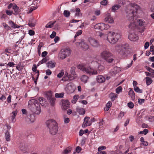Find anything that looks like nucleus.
I'll return each instance as SVG.
<instances>
[{"mask_svg": "<svg viewBox=\"0 0 154 154\" xmlns=\"http://www.w3.org/2000/svg\"><path fill=\"white\" fill-rule=\"evenodd\" d=\"M139 7L136 4H131L128 8L126 9V16L128 20H133L134 17V13H137Z\"/></svg>", "mask_w": 154, "mask_h": 154, "instance_id": "nucleus-1", "label": "nucleus"}, {"mask_svg": "<svg viewBox=\"0 0 154 154\" xmlns=\"http://www.w3.org/2000/svg\"><path fill=\"white\" fill-rule=\"evenodd\" d=\"M28 106L34 113L39 114L41 112L40 106L37 100L34 99L30 100L28 102Z\"/></svg>", "mask_w": 154, "mask_h": 154, "instance_id": "nucleus-2", "label": "nucleus"}, {"mask_svg": "<svg viewBox=\"0 0 154 154\" xmlns=\"http://www.w3.org/2000/svg\"><path fill=\"white\" fill-rule=\"evenodd\" d=\"M46 124L51 134L54 135L56 134L58 131V124L55 120H48L46 121Z\"/></svg>", "mask_w": 154, "mask_h": 154, "instance_id": "nucleus-3", "label": "nucleus"}, {"mask_svg": "<svg viewBox=\"0 0 154 154\" xmlns=\"http://www.w3.org/2000/svg\"><path fill=\"white\" fill-rule=\"evenodd\" d=\"M129 45L128 44L116 45L115 49L119 54L122 57L126 56V51L128 48Z\"/></svg>", "mask_w": 154, "mask_h": 154, "instance_id": "nucleus-4", "label": "nucleus"}, {"mask_svg": "<svg viewBox=\"0 0 154 154\" xmlns=\"http://www.w3.org/2000/svg\"><path fill=\"white\" fill-rule=\"evenodd\" d=\"M108 41L112 44H114L117 42L121 38L120 35L118 33L113 32H109L107 36H106Z\"/></svg>", "mask_w": 154, "mask_h": 154, "instance_id": "nucleus-5", "label": "nucleus"}, {"mask_svg": "<svg viewBox=\"0 0 154 154\" xmlns=\"http://www.w3.org/2000/svg\"><path fill=\"white\" fill-rule=\"evenodd\" d=\"M101 56L102 58L109 63L112 62L114 60L112 54L108 51H103L101 53Z\"/></svg>", "mask_w": 154, "mask_h": 154, "instance_id": "nucleus-6", "label": "nucleus"}, {"mask_svg": "<svg viewBox=\"0 0 154 154\" xmlns=\"http://www.w3.org/2000/svg\"><path fill=\"white\" fill-rule=\"evenodd\" d=\"M109 28V26L108 24H105L103 23L96 24L94 26L95 29L101 30L107 29Z\"/></svg>", "mask_w": 154, "mask_h": 154, "instance_id": "nucleus-7", "label": "nucleus"}, {"mask_svg": "<svg viewBox=\"0 0 154 154\" xmlns=\"http://www.w3.org/2000/svg\"><path fill=\"white\" fill-rule=\"evenodd\" d=\"M75 87L74 85L71 83L68 84L66 86L65 89L69 94L72 93L74 91Z\"/></svg>", "mask_w": 154, "mask_h": 154, "instance_id": "nucleus-8", "label": "nucleus"}, {"mask_svg": "<svg viewBox=\"0 0 154 154\" xmlns=\"http://www.w3.org/2000/svg\"><path fill=\"white\" fill-rule=\"evenodd\" d=\"M77 45H79L83 50H86L89 48L88 45L85 42L84 39H81L80 42H77Z\"/></svg>", "mask_w": 154, "mask_h": 154, "instance_id": "nucleus-9", "label": "nucleus"}, {"mask_svg": "<svg viewBox=\"0 0 154 154\" xmlns=\"http://www.w3.org/2000/svg\"><path fill=\"white\" fill-rule=\"evenodd\" d=\"M88 41L90 45L94 47H97L99 46L98 41L95 39L91 37L89 38Z\"/></svg>", "mask_w": 154, "mask_h": 154, "instance_id": "nucleus-10", "label": "nucleus"}, {"mask_svg": "<svg viewBox=\"0 0 154 154\" xmlns=\"http://www.w3.org/2000/svg\"><path fill=\"white\" fill-rule=\"evenodd\" d=\"M85 72L87 74L90 75H95L97 74V72L96 70H94L90 67H85Z\"/></svg>", "mask_w": 154, "mask_h": 154, "instance_id": "nucleus-11", "label": "nucleus"}, {"mask_svg": "<svg viewBox=\"0 0 154 154\" xmlns=\"http://www.w3.org/2000/svg\"><path fill=\"white\" fill-rule=\"evenodd\" d=\"M25 120L28 123H30L33 122L35 120V116L34 114H30L27 117L25 118Z\"/></svg>", "mask_w": 154, "mask_h": 154, "instance_id": "nucleus-12", "label": "nucleus"}, {"mask_svg": "<svg viewBox=\"0 0 154 154\" xmlns=\"http://www.w3.org/2000/svg\"><path fill=\"white\" fill-rule=\"evenodd\" d=\"M120 71V68L119 67L116 66L110 70V73L112 76H114Z\"/></svg>", "mask_w": 154, "mask_h": 154, "instance_id": "nucleus-13", "label": "nucleus"}, {"mask_svg": "<svg viewBox=\"0 0 154 154\" xmlns=\"http://www.w3.org/2000/svg\"><path fill=\"white\" fill-rule=\"evenodd\" d=\"M128 38L131 41H135L139 38L138 36L135 34L130 33L128 36Z\"/></svg>", "mask_w": 154, "mask_h": 154, "instance_id": "nucleus-14", "label": "nucleus"}, {"mask_svg": "<svg viewBox=\"0 0 154 154\" xmlns=\"http://www.w3.org/2000/svg\"><path fill=\"white\" fill-rule=\"evenodd\" d=\"M90 119V118L88 117H85L84 119V121L83 122L82 126L83 128H85L87 126H90L91 125V123H90V121L88 123V120Z\"/></svg>", "mask_w": 154, "mask_h": 154, "instance_id": "nucleus-15", "label": "nucleus"}, {"mask_svg": "<svg viewBox=\"0 0 154 154\" xmlns=\"http://www.w3.org/2000/svg\"><path fill=\"white\" fill-rule=\"evenodd\" d=\"M47 99L49 100L51 106H53L54 104V103L55 101V99L54 97H52L51 95H47Z\"/></svg>", "mask_w": 154, "mask_h": 154, "instance_id": "nucleus-16", "label": "nucleus"}, {"mask_svg": "<svg viewBox=\"0 0 154 154\" xmlns=\"http://www.w3.org/2000/svg\"><path fill=\"white\" fill-rule=\"evenodd\" d=\"M62 106L63 108L66 110L68 109L70 103L68 100H63L62 102Z\"/></svg>", "mask_w": 154, "mask_h": 154, "instance_id": "nucleus-17", "label": "nucleus"}, {"mask_svg": "<svg viewBox=\"0 0 154 154\" xmlns=\"http://www.w3.org/2000/svg\"><path fill=\"white\" fill-rule=\"evenodd\" d=\"M13 9L14 11V12L13 14L15 15L18 14L21 11L20 9L16 5L13 6Z\"/></svg>", "mask_w": 154, "mask_h": 154, "instance_id": "nucleus-18", "label": "nucleus"}, {"mask_svg": "<svg viewBox=\"0 0 154 154\" xmlns=\"http://www.w3.org/2000/svg\"><path fill=\"white\" fill-rule=\"evenodd\" d=\"M104 20L105 22H106L108 23H114V20L112 18L111 16L109 15L106 16Z\"/></svg>", "mask_w": 154, "mask_h": 154, "instance_id": "nucleus-19", "label": "nucleus"}, {"mask_svg": "<svg viewBox=\"0 0 154 154\" xmlns=\"http://www.w3.org/2000/svg\"><path fill=\"white\" fill-rule=\"evenodd\" d=\"M96 80L97 82L99 83H102L104 82L106 80L105 78L102 75H100L97 76Z\"/></svg>", "mask_w": 154, "mask_h": 154, "instance_id": "nucleus-20", "label": "nucleus"}, {"mask_svg": "<svg viewBox=\"0 0 154 154\" xmlns=\"http://www.w3.org/2000/svg\"><path fill=\"white\" fill-rule=\"evenodd\" d=\"M65 76L64 78H63V80L65 81H71L74 79V77L73 76H72L71 75H68V73H66L65 75Z\"/></svg>", "mask_w": 154, "mask_h": 154, "instance_id": "nucleus-21", "label": "nucleus"}, {"mask_svg": "<svg viewBox=\"0 0 154 154\" xmlns=\"http://www.w3.org/2000/svg\"><path fill=\"white\" fill-rule=\"evenodd\" d=\"M76 111L80 115H83L85 113V111L84 109L80 108L79 107H77L76 108Z\"/></svg>", "mask_w": 154, "mask_h": 154, "instance_id": "nucleus-22", "label": "nucleus"}, {"mask_svg": "<svg viewBox=\"0 0 154 154\" xmlns=\"http://www.w3.org/2000/svg\"><path fill=\"white\" fill-rule=\"evenodd\" d=\"M9 24L14 29L18 28L20 26L14 23L12 20H10L8 22Z\"/></svg>", "mask_w": 154, "mask_h": 154, "instance_id": "nucleus-23", "label": "nucleus"}, {"mask_svg": "<svg viewBox=\"0 0 154 154\" xmlns=\"http://www.w3.org/2000/svg\"><path fill=\"white\" fill-rule=\"evenodd\" d=\"M61 51L63 52L66 57L69 56L71 54L70 49L69 48L63 49L61 50Z\"/></svg>", "mask_w": 154, "mask_h": 154, "instance_id": "nucleus-24", "label": "nucleus"}, {"mask_svg": "<svg viewBox=\"0 0 154 154\" xmlns=\"http://www.w3.org/2000/svg\"><path fill=\"white\" fill-rule=\"evenodd\" d=\"M48 68H53L55 66L56 63H53L52 61L48 62L47 63Z\"/></svg>", "mask_w": 154, "mask_h": 154, "instance_id": "nucleus-25", "label": "nucleus"}, {"mask_svg": "<svg viewBox=\"0 0 154 154\" xmlns=\"http://www.w3.org/2000/svg\"><path fill=\"white\" fill-rule=\"evenodd\" d=\"M56 22L55 21H50L46 25L45 27L47 28H52Z\"/></svg>", "mask_w": 154, "mask_h": 154, "instance_id": "nucleus-26", "label": "nucleus"}, {"mask_svg": "<svg viewBox=\"0 0 154 154\" xmlns=\"http://www.w3.org/2000/svg\"><path fill=\"white\" fill-rule=\"evenodd\" d=\"M35 23L36 22L35 21L34 22V19H32L29 20L28 25L30 27H33L35 26Z\"/></svg>", "mask_w": 154, "mask_h": 154, "instance_id": "nucleus-27", "label": "nucleus"}, {"mask_svg": "<svg viewBox=\"0 0 154 154\" xmlns=\"http://www.w3.org/2000/svg\"><path fill=\"white\" fill-rule=\"evenodd\" d=\"M5 139L6 141H9L10 140V134L8 131L7 130L6 131L5 133Z\"/></svg>", "mask_w": 154, "mask_h": 154, "instance_id": "nucleus-28", "label": "nucleus"}, {"mask_svg": "<svg viewBox=\"0 0 154 154\" xmlns=\"http://www.w3.org/2000/svg\"><path fill=\"white\" fill-rule=\"evenodd\" d=\"M118 95L114 93H111L109 95V97L112 101L115 100L116 97H117Z\"/></svg>", "mask_w": 154, "mask_h": 154, "instance_id": "nucleus-29", "label": "nucleus"}, {"mask_svg": "<svg viewBox=\"0 0 154 154\" xmlns=\"http://www.w3.org/2000/svg\"><path fill=\"white\" fill-rule=\"evenodd\" d=\"M112 103L111 102L109 101L106 104V107H105L104 110L105 111H107L109 110L111 106Z\"/></svg>", "mask_w": 154, "mask_h": 154, "instance_id": "nucleus-30", "label": "nucleus"}, {"mask_svg": "<svg viewBox=\"0 0 154 154\" xmlns=\"http://www.w3.org/2000/svg\"><path fill=\"white\" fill-rule=\"evenodd\" d=\"M121 6L120 5H115L112 7V10L114 12L116 10L118 9Z\"/></svg>", "mask_w": 154, "mask_h": 154, "instance_id": "nucleus-31", "label": "nucleus"}, {"mask_svg": "<svg viewBox=\"0 0 154 154\" xmlns=\"http://www.w3.org/2000/svg\"><path fill=\"white\" fill-rule=\"evenodd\" d=\"M145 79H146V84L148 86L152 82V80L151 79L148 77H146Z\"/></svg>", "mask_w": 154, "mask_h": 154, "instance_id": "nucleus-32", "label": "nucleus"}, {"mask_svg": "<svg viewBox=\"0 0 154 154\" xmlns=\"http://www.w3.org/2000/svg\"><path fill=\"white\" fill-rule=\"evenodd\" d=\"M129 95L131 97V98L132 99H135V93L133 90L132 89H131L128 92Z\"/></svg>", "mask_w": 154, "mask_h": 154, "instance_id": "nucleus-33", "label": "nucleus"}, {"mask_svg": "<svg viewBox=\"0 0 154 154\" xmlns=\"http://www.w3.org/2000/svg\"><path fill=\"white\" fill-rule=\"evenodd\" d=\"M128 27L131 30H132L136 29V26L134 23H131L128 25Z\"/></svg>", "mask_w": 154, "mask_h": 154, "instance_id": "nucleus-34", "label": "nucleus"}, {"mask_svg": "<svg viewBox=\"0 0 154 154\" xmlns=\"http://www.w3.org/2000/svg\"><path fill=\"white\" fill-rule=\"evenodd\" d=\"M79 98V96L78 95H75L72 100V102L73 103H75Z\"/></svg>", "mask_w": 154, "mask_h": 154, "instance_id": "nucleus-35", "label": "nucleus"}, {"mask_svg": "<svg viewBox=\"0 0 154 154\" xmlns=\"http://www.w3.org/2000/svg\"><path fill=\"white\" fill-rule=\"evenodd\" d=\"M88 79V77L87 76L85 75H83L82 76L81 79L82 81L85 83L87 82Z\"/></svg>", "mask_w": 154, "mask_h": 154, "instance_id": "nucleus-36", "label": "nucleus"}, {"mask_svg": "<svg viewBox=\"0 0 154 154\" xmlns=\"http://www.w3.org/2000/svg\"><path fill=\"white\" fill-rule=\"evenodd\" d=\"M75 11L76 12H78V13H76V15L78 16H82V14L80 12V10L79 8H77L75 9Z\"/></svg>", "mask_w": 154, "mask_h": 154, "instance_id": "nucleus-37", "label": "nucleus"}, {"mask_svg": "<svg viewBox=\"0 0 154 154\" xmlns=\"http://www.w3.org/2000/svg\"><path fill=\"white\" fill-rule=\"evenodd\" d=\"M72 149V147H68L64 150L63 152V153H64V154H68V153L70 152Z\"/></svg>", "mask_w": 154, "mask_h": 154, "instance_id": "nucleus-38", "label": "nucleus"}, {"mask_svg": "<svg viewBox=\"0 0 154 154\" xmlns=\"http://www.w3.org/2000/svg\"><path fill=\"white\" fill-rule=\"evenodd\" d=\"M17 113V110L14 111L12 112V115L11 116L12 118V121L14 122V119L15 118V117Z\"/></svg>", "mask_w": 154, "mask_h": 154, "instance_id": "nucleus-39", "label": "nucleus"}, {"mask_svg": "<svg viewBox=\"0 0 154 154\" xmlns=\"http://www.w3.org/2000/svg\"><path fill=\"white\" fill-rule=\"evenodd\" d=\"M48 60L47 59V57H45L39 62L38 63V66L39 65L41 64L45 63Z\"/></svg>", "mask_w": 154, "mask_h": 154, "instance_id": "nucleus-40", "label": "nucleus"}, {"mask_svg": "<svg viewBox=\"0 0 154 154\" xmlns=\"http://www.w3.org/2000/svg\"><path fill=\"white\" fill-rule=\"evenodd\" d=\"M70 14V12L67 10H64L63 12V15L66 17H69Z\"/></svg>", "mask_w": 154, "mask_h": 154, "instance_id": "nucleus-41", "label": "nucleus"}, {"mask_svg": "<svg viewBox=\"0 0 154 154\" xmlns=\"http://www.w3.org/2000/svg\"><path fill=\"white\" fill-rule=\"evenodd\" d=\"M59 56L60 58L62 59H64L67 57L65 54L63 53L62 51H61V53L59 54Z\"/></svg>", "mask_w": 154, "mask_h": 154, "instance_id": "nucleus-42", "label": "nucleus"}, {"mask_svg": "<svg viewBox=\"0 0 154 154\" xmlns=\"http://www.w3.org/2000/svg\"><path fill=\"white\" fill-rule=\"evenodd\" d=\"M134 91L138 93H142V90L140 89L139 87L137 86L135 87H134Z\"/></svg>", "mask_w": 154, "mask_h": 154, "instance_id": "nucleus-43", "label": "nucleus"}, {"mask_svg": "<svg viewBox=\"0 0 154 154\" xmlns=\"http://www.w3.org/2000/svg\"><path fill=\"white\" fill-rule=\"evenodd\" d=\"M148 130L146 129H145L143 131H140L139 132V133L140 134H143L145 135L147 134L148 133Z\"/></svg>", "mask_w": 154, "mask_h": 154, "instance_id": "nucleus-44", "label": "nucleus"}, {"mask_svg": "<svg viewBox=\"0 0 154 154\" xmlns=\"http://www.w3.org/2000/svg\"><path fill=\"white\" fill-rule=\"evenodd\" d=\"M55 97L57 98H62L63 97L64 95V93H61L60 94L56 93L55 94Z\"/></svg>", "mask_w": 154, "mask_h": 154, "instance_id": "nucleus-45", "label": "nucleus"}, {"mask_svg": "<svg viewBox=\"0 0 154 154\" xmlns=\"http://www.w3.org/2000/svg\"><path fill=\"white\" fill-rule=\"evenodd\" d=\"M122 87L121 86H119L117 88L116 90V93L117 94L119 93L122 91Z\"/></svg>", "mask_w": 154, "mask_h": 154, "instance_id": "nucleus-46", "label": "nucleus"}, {"mask_svg": "<svg viewBox=\"0 0 154 154\" xmlns=\"http://www.w3.org/2000/svg\"><path fill=\"white\" fill-rule=\"evenodd\" d=\"M145 68L148 71L152 73H154V70L147 66H145Z\"/></svg>", "mask_w": 154, "mask_h": 154, "instance_id": "nucleus-47", "label": "nucleus"}, {"mask_svg": "<svg viewBox=\"0 0 154 154\" xmlns=\"http://www.w3.org/2000/svg\"><path fill=\"white\" fill-rule=\"evenodd\" d=\"M2 24L3 26L7 30H8L10 29V27L5 23H3Z\"/></svg>", "mask_w": 154, "mask_h": 154, "instance_id": "nucleus-48", "label": "nucleus"}, {"mask_svg": "<svg viewBox=\"0 0 154 154\" xmlns=\"http://www.w3.org/2000/svg\"><path fill=\"white\" fill-rule=\"evenodd\" d=\"M75 67L73 66L70 69V72L73 75H74L75 74Z\"/></svg>", "mask_w": 154, "mask_h": 154, "instance_id": "nucleus-49", "label": "nucleus"}, {"mask_svg": "<svg viewBox=\"0 0 154 154\" xmlns=\"http://www.w3.org/2000/svg\"><path fill=\"white\" fill-rule=\"evenodd\" d=\"M124 114L125 113L124 112H121L118 117V119H122V117L124 116Z\"/></svg>", "mask_w": 154, "mask_h": 154, "instance_id": "nucleus-50", "label": "nucleus"}, {"mask_svg": "<svg viewBox=\"0 0 154 154\" xmlns=\"http://www.w3.org/2000/svg\"><path fill=\"white\" fill-rule=\"evenodd\" d=\"M128 106L130 109L133 108L134 106V105L132 102H130L128 103Z\"/></svg>", "mask_w": 154, "mask_h": 154, "instance_id": "nucleus-51", "label": "nucleus"}, {"mask_svg": "<svg viewBox=\"0 0 154 154\" xmlns=\"http://www.w3.org/2000/svg\"><path fill=\"white\" fill-rule=\"evenodd\" d=\"M78 69L82 70L83 71H85V67L83 65H79L78 66Z\"/></svg>", "mask_w": 154, "mask_h": 154, "instance_id": "nucleus-52", "label": "nucleus"}, {"mask_svg": "<svg viewBox=\"0 0 154 154\" xmlns=\"http://www.w3.org/2000/svg\"><path fill=\"white\" fill-rule=\"evenodd\" d=\"M41 43L40 44L38 45V54L39 56H40L41 55V47H42V45H41Z\"/></svg>", "mask_w": 154, "mask_h": 154, "instance_id": "nucleus-53", "label": "nucleus"}, {"mask_svg": "<svg viewBox=\"0 0 154 154\" xmlns=\"http://www.w3.org/2000/svg\"><path fill=\"white\" fill-rule=\"evenodd\" d=\"M37 8H38L37 6H36V7H33V8H31L30 9L29 11V12H27V14H29L31 13L33 11L36 9Z\"/></svg>", "mask_w": 154, "mask_h": 154, "instance_id": "nucleus-54", "label": "nucleus"}, {"mask_svg": "<svg viewBox=\"0 0 154 154\" xmlns=\"http://www.w3.org/2000/svg\"><path fill=\"white\" fill-rule=\"evenodd\" d=\"M38 100L39 101V103L42 105L43 106L44 105V100L43 98H40L38 99Z\"/></svg>", "mask_w": 154, "mask_h": 154, "instance_id": "nucleus-55", "label": "nucleus"}, {"mask_svg": "<svg viewBox=\"0 0 154 154\" xmlns=\"http://www.w3.org/2000/svg\"><path fill=\"white\" fill-rule=\"evenodd\" d=\"M138 22L139 23L138 25L140 26H142L144 23V22L142 21L141 20H137Z\"/></svg>", "mask_w": 154, "mask_h": 154, "instance_id": "nucleus-56", "label": "nucleus"}, {"mask_svg": "<svg viewBox=\"0 0 154 154\" xmlns=\"http://www.w3.org/2000/svg\"><path fill=\"white\" fill-rule=\"evenodd\" d=\"M82 150L81 148L79 146H77L75 149V151L77 153H79Z\"/></svg>", "mask_w": 154, "mask_h": 154, "instance_id": "nucleus-57", "label": "nucleus"}, {"mask_svg": "<svg viewBox=\"0 0 154 154\" xmlns=\"http://www.w3.org/2000/svg\"><path fill=\"white\" fill-rule=\"evenodd\" d=\"M6 13L7 15L9 16L13 14L12 11H11L8 10L6 11Z\"/></svg>", "mask_w": 154, "mask_h": 154, "instance_id": "nucleus-58", "label": "nucleus"}, {"mask_svg": "<svg viewBox=\"0 0 154 154\" xmlns=\"http://www.w3.org/2000/svg\"><path fill=\"white\" fill-rule=\"evenodd\" d=\"M106 148L105 146H102L99 147L98 148V151L100 152L102 150L105 149H106Z\"/></svg>", "mask_w": 154, "mask_h": 154, "instance_id": "nucleus-59", "label": "nucleus"}, {"mask_svg": "<svg viewBox=\"0 0 154 154\" xmlns=\"http://www.w3.org/2000/svg\"><path fill=\"white\" fill-rule=\"evenodd\" d=\"M56 35V32L54 31H53L51 35H50V37L51 38H54L55 37Z\"/></svg>", "mask_w": 154, "mask_h": 154, "instance_id": "nucleus-60", "label": "nucleus"}, {"mask_svg": "<svg viewBox=\"0 0 154 154\" xmlns=\"http://www.w3.org/2000/svg\"><path fill=\"white\" fill-rule=\"evenodd\" d=\"M29 34L30 35L32 36L34 35L35 33L34 31L32 30H30L29 31Z\"/></svg>", "mask_w": 154, "mask_h": 154, "instance_id": "nucleus-61", "label": "nucleus"}, {"mask_svg": "<svg viewBox=\"0 0 154 154\" xmlns=\"http://www.w3.org/2000/svg\"><path fill=\"white\" fill-rule=\"evenodd\" d=\"M46 74L47 75H50L51 74L52 72L49 69H48L45 71Z\"/></svg>", "mask_w": 154, "mask_h": 154, "instance_id": "nucleus-62", "label": "nucleus"}, {"mask_svg": "<svg viewBox=\"0 0 154 154\" xmlns=\"http://www.w3.org/2000/svg\"><path fill=\"white\" fill-rule=\"evenodd\" d=\"M64 75V72H61L57 75V77L58 78H61Z\"/></svg>", "mask_w": 154, "mask_h": 154, "instance_id": "nucleus-63", "label": "nucleus"}, {"mask_svg": "<svg viewBox=\"0 0 154 154\" xmlns=\"http://www.w3.org/2000/svg\"><path fill=\"white\" fill-rule=\"evenodd\" d=\"M144 99H138V102L140 104H141L142 103H143L144 102Z\"/></svg>", "mask_w": 154, "mask_h": 154, "instance_id": "nucleus-64", "label": "nucleus"}]
</instances>
